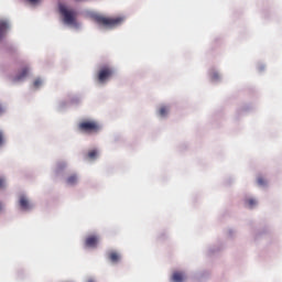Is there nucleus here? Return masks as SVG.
<instances>
[{
    "mask_svg": "<svg viewBox=\"0 0 282 282\" xmlns=\"http://www.w3.org/2000/svg\"><path fill=\"white\" fill-rule=\"evenodd\" d=\"M94 20L98 25H100L105 29H115V28L121 25L123 22V19L120 17L109 18V17H105L101 14L94 15Z\"/></svg>",
    "mask_w": 282,
    "mask_h": 282,
    "instance_id": "nucleus-1",
    "label": "nucleus"
},
{
    "mask_svg": "<svg viewBox=\"0 0 282 282\" xmlns=\"http://www.w3.org/2000/svg\"><path fill=\"white\" fill-rule=\"evenodd\" d=\"M77 128L79 132L85 134H96L101 130L100 123L95 120H83Z\"/></svg>",
    "mask_w": 282,
    "mask_h": 282,
    "instance_id": "nucleus-2",
    "label": "nucleus"
},
{
    "mask_svg": "<svg viewBox=\"0 0 282 282\" xmlns=\"http://www.w3.org/2000/svg\"><path fill=\"white\" fill-rule=\"evenodd\" d=\"M59 13L63 17L65 24L67 25L75 24L76 18H77L76 11L67 9V7L64 4H59Z\"/></svg>",
    "mask_w": 282,
    "mask_h": 282,
    "instance_id": "nucleus-3",
    "label": "nucleus"
},
{
    "mask_svg": "<svg viewBox=\"0 0 282 282\" xmlns=\"http://www.w3.org/2000/svg\"><path fill=\"white\" fill-rule=\"evenodd\" d=\"M115 75V70L112 67L104 66L99 69L97 79L100 84H105L108 79H110Z\"/></svg>",
    "mask_w": 282,
    "mask_h": 282,
    "instance_id": "nucleus-4",
    "label": "nucleus"
},
{
    "mask_svg": "<svg viewBox=\"0 0 282 282\" xmlns=\"http://www.w3.org/2000/svg\"><path fill=\"white\" fill-rule=\"evenodd\" d=\"M99 242V237L96 235H90L85 239V246L88 248H97Z\"/></svg>",
    "mask_w": 282,
    "mask_h": 282,
    "instance_id": "nucleus-5",
    "label": "nucleus"
},
{
    "mask_svg": "<svg viewBox=\"0 0 282 282\" xmlns=\"http://www.w3.org/2000/svg\"><path fill=\"white\" fill-rule=\"evenodd\" d=\"M19 205L22 210H29L31 208L30 202L24 195L20 196Z\"/></svg>",
    "mask_w": 282,
    "mask_h": 282,
    "instance_id": "nucleus-6",
    "label": "nucleus"
},
{
    "mask_svg": "<svg viewBox=\"0 0 282 282\" xmlns=\"http://www.w3.org/2000/svg\"><path fill=\"white\" fill-rule=\"evenodd\" d=\"M108 259L111 263H119L121 261V254L118 251H110L108 253Z\"/></svg>",
    "mask_w": 282,
    "mask_h": 282,
    "instance_id": "nucleus-7",
    "label": "nucleus"
},
{
    "mask_svg": "<svg viewBox=\"0 0 282 282\" xmlns=\"http://www.w3.org/2000/svg\"><path fill=\"white\" fill-rule=\"evenodd\" d=\"M29 75V68L24 67L22 68V70L14 77V82H22L23 79H25Z\"/></svg>",
    "mask_w": 282,
    "mask_h": 282,
    "instance_id": "nucleus-8",
    "label": "nucleus"
},
{
    "mask_svg": "<svg viewBox=\"0 0 282 282\" xmlns=\"http://www.w3.org/2000/svg\"><path fill=\"white\" fill-rule=\"evenodd\" d=\"M9 30V24L7 21H0V40H2Z\"/></svg>",
    "mask_w": 282,
    "mask_h": 282,
    "instance_id": "nucleus-9",
    "label": "nucleus"
},
{
    "mask_svg": "<svg viewBox=\"0 0 282 282\" xmlns=\"http://www.w3.org/2000/svg\"><path fill=\"white\" fill-rule=\"evenodd\" d=\"M185 279H186V276L183 272L176 271L172 274V281L173 282H184Z\"/></svg>",
    "mask_w": 282,
    "mask_h": 282,
    "instance_id": "nucleus-10",
    "label": "nucleus"
},
{
    "mask_svg": "<svg viewBox=\"0 0 282 282\" xmlns=\"http://www.w3.org/2000/svg\"><path fill=\"white\" fill-rule=\"evenodd\" d=\"M78 182V176L76 174H72L67 177L66 183L70 186L76 185Z\"/></svg>",
    "mask_w": 282,
    "mask_h": 282,
    "instance_id": "nucleus-11",
    "label": "nucleus"
},
{
    "mask_svg": "<svg viewBox=\"0 0 282 282\" xmlns=\"http://www.w3.org/2000/svg\"><path fill=\"white\" fill-rule=\"evenodd\" d=\"M98 156V151L97 150H90L88 153H87V158L89 160H96Z\"/></svg>",
    "mask_w": 282,
    "mask_h": 282,
    "instance_id": "nucleus-12",
    "label": "nucleus"
},
{
    "mask_svg": "<svg viewBox=\"0 0 282 282\" xmlns=\"http://www.w3.org/2000/svg\"><path fill=\"white\" fill-rule=\"evenodd\" d=\"M169 113V108L166 106H162L160 109H159V115L161 117H166Z\"/></svg>",
    "mask_w": 282,
    "mask_h": 282,
    "instance_id": "nucleus-13",
    "label": "nucleus"
},
{
    "mask_svg": "<svg viewBox=\"0 0 282 282\" xmlns=\"http://www.w3.org/2000/svg\"><path fill=\"white\" fill-rule=\"evenodd\" d=\"M246 204L248 205L249 208H253L254 206H257L258 202L254 198H248L246 200Z\"/></svg>",
    "mask_w": 282,
    "mask_h": 282,
    "instance_id": "nucleus-14",
    "label": "nucleus"
},
{
    "mask_svg": "<svg viewBox=\"0 0 282 282\" xmlns=\"http://www.w3.org/2000/svg\"><path fill=\"white\" fill-rule=\"evenodd\" d=\"M257 183H258L259 186H267L268 185V181L263 176H259L257 178Z\"/></svg>",
    "mask_w": 282,
    "mask_h": 282,
    "instance_id": "nucleus-15",
    "label": "nucleus"
},
{
    "mask_svg": "<svg viewBox=\"0 0 282 282\" xmlns=\"http://www.w3.org/2000/svg\"><path fill=\"white\" fill-rule=\"evenodd\" d=\"M210 79H212L213 82H218V80L220 79V74H219L218 72H213V73L210 74Z\"/></svg>",
    "mask_w": 282,
    "mask_h": 282,
    "instance_id": "nucleus-16",
    "label": "nucleus"
},
{
    "mask_svg": "<svg viewBox=\"0 0 282 282\" xmlns=\"http://www.w3.org/2000/svg\"><path fill=\"white\" fill-rule=\"evenodd\" d=\"M41 85H42V79H40V78H36V79L33 82L34 88H40Z\"/></svg>",
    "mask_w": 282,
    "mask_h": 282,
    "instance_id": "nucleus-17",
    "label": "nucleus"
},
{
    "mask_svg": "<svg viewBox=\"0 0 282 282\" xmlns=\"http://www.w3.org/2000/svg\"><path fill=\"white\" fill-rule=\"evenodd\" d=\"M4 143V134L2 131H0V148L3 145Z\"/></svg>",
    "mask_w": 282,
    "mask_h": 282,
    "instance_id": "nucleus-18",
    "label": "nucleus"
},
{
    "mask_svg": "<svg viewBox=\"0 0 282 282\" xmlns=\"http://www.w3.org/2000/svg\"><path fill=\"white\" fill-rule=\"evenodd\" d=\"M6 187V180L4 178H0V189Z\"/></svg>",
    "mask_w": 282,
    "mask_h": 282,
    "instance_id": "nucleus-19",
    "label": "nucleus"
},
{
    "mask_svg": "<svg viewBox=\"0 0 282 282\" xmlns=\"http://www.w3.org/2000/svg\"><path fill=\"white\" fill-rule=\"evenodd\" d=\"M4 112V108L2 107V105H0V115H2Z\"/></svg>",
    "mask_w": 282,
    "mask_h": 282,
    "instance_id": "nucleus-20",
    "label": "nucleus"
},
{
    "mask_svg": "<svg viewBox=\"0 0 282 282\" xmlns=\"http://www.w3.org/2000/svg\"><path fill=\"white\" fill-rule=\"evenodd\" d=\"M30 3H37L39 0H29Z\"/></svg>",
    "mask_w": 282,
    "mask_h": 282,
    "instance_id": "nucleus-21",
    "label": "nucleus"
},
{
    "mask_svg": "<svg viewBox=\"0 0 282 282\" xmlns=\"http://www.w3.org/2000/svg\"><path fill=\"white\" fill-rule=\"evenodd\" d=\"M87 282H96L94 279H88Z\"/></svg>",
    "mask_w": 282,
    "mask_h": 282,
    "instance_id": "nucleus-22",
    "label": "nucleus"
}]
</instances>
